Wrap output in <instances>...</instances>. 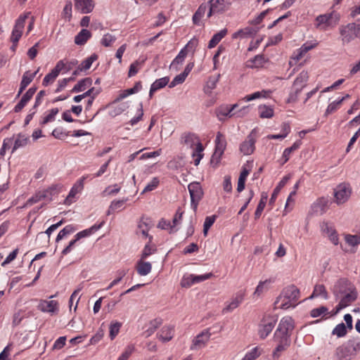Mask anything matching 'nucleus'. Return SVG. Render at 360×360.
Wrapping results in <instances>:
<instances>
[{"instance_id": "obj_1", "label": "nucleus", "mask_w": 360, "mask_h": 360, "mask_svg": "<svg viewBox=\"0 0 360 360\" xmlns=\"http://www.w3.org/2000/svg\"><path fill=\"white\" fill-rule=\"evenodd\" d=\"M293 329L294 321L291 317L285 316L281 319L274 334V341L277 343L272 354L274 359H278L281 353L290 347V336Z\"/></svg>"}, {"instance_id": "obj_2", "label": "nucleus", "mask_w": 360, "mask_h": 360, "mask_svg": "<svg viewBox=\"0 0 360 360\" xmlns=\"http://www.w3.org/2000/svg\"><path fill=\"white\" fill-rule=\"evenodd\" d=\"M300 297V290L294 285L285 288L274 302L276 307L287 309L295 307Z\"/></svg>"}, {"instance_id": "obj_3", "label": "nucleus", "mask_w": 360, "mask_h": 360, "mask_svg": "<svg viewBox=\"0 0 360 360\" xmlns=\"http://www.w3.org/2000/svg\"><path fill=\"white\" fill-rule=\"evenodd\" d=\"M360 352V337L352 338L338 347L335 356L338 360H352Z\"/></svg>"}, {"instance_id": "obj_4", "label": "nucleus", "mask_w": 360, "mask_h": 360, "mask_svg": "<svg viewBox=\"0 0 360 360\" xmlns=\"http://www.w3.org/2000/svg\"><path fill=\"white\" fill-rule=\"evenodd\" d=\"M184 144L193 149L191 156L193 158L194 165H198L204 156V147L200 139L194 134H188L184 136Z\"/></svg>"}, {"instance_id": "obj_5", "label": "nucleus", "mask_w": 360, "mask_h": 360, "mask_svg": "<svg viewBox=\"0 0 360 360\" xmlns=\"http://www.w3.org/2000/svg\"><path fill=\"white\" fill-rule=\"evenodd\" d=\"M340 33L343 44H348L356 37L360 39V24L348 23L340 27Z\"/></svg>"}, {"instance_id": "obj_6", "label": "nucleus", "mask_w": 360, "mask_h": 360, "mask_svg": "<svg viewBox=\"0 0 360 360\" xmlns=\"http://www.w3.org/2000/svg\"><path fill=\"white\" fill-rule=\"evenodd\" d=\"M277 322L274 316L265 314L258 326V335L262 340L265 339L272 331Z\"/></svg>"}, {"instance_id": "obj_7", "label": "nucleus", "mask_w": 360, "mask_h": 360, "mask_svg": "<svg viewBox=\"0 0 360 360\" xmlns=\"http://www.w3.org/2000/svg\"><path fill=\"white\" fill-rule=\"evenodd\" d=\"M30 14V12L25 13L23 15H20L16 20L11 37V42L18 43L22 34V30L25 27V20L29 17Z\"/></svg>"}, {"instance_id": "obj_8", "label": "nucleus", "mask_w": 360, "mask_h": 360, "mask_svg": "<svg viewBox=\"0 0 360 360\" xmlns=\"http://www.w3.org/2000/svg\"><path fill=\"white\" fill-rule=\"evenodd\" d=\"M188 191L191 195V206L194 210L197 209L198 202L201 200L203 192L198 182H192L188 186Z\"/></svg>"}, {"instance_id": "obj_9", "label": "nucleus", "mask_w": 360, "mask_h": 360, "mask_svg": "<svg viewBox=\"0 0 360 360\" xmlns=\"http://www.w3.org/2000/svg\"><path fill=\"white\" fill-rule=\"evenodd\" d=\"M350 195L351 188L345 184H341L334 189L335 201L338 205L345 203Z\"/></svg>"}, {"instance_id": "obj_10", "label": "nucleus", "mask_w": 360, "mask_h": 360, "mask_svg": "<svg viewBox=\"0 0 360 360\" xmlns=\"http://www.w3.org/2000/svg\"><path fill=\"white\" fill-rule=\"evenodd\" d=\"M256 142V131L255 129L248 134L246 139L240 144V150L243 155H248L252 154L255 148V144Z\"/></svg>"}, {"instance_id": "obj_11", "label": "nucleus", "mask_w": 360, "mask_h": 360, "mask_svg": "<svg viewBox=\"0 0 360 360\" xmlns=\"http://www.w3.org/2000/svg\"><path fill=\"white\" fill-rule=\"evenodd\" d=\"M180 219V207H179L176 211V213L172 219V222L170 221H166L164 219H162L158 225V227L164 229L168 230L170 233L176 232L178 229L176 228L178 221Z\"/></svg>"}, {"instance_id": "obj_12", "label": "nucleus", "mask_w": 360, "mask_h": 360, "mask_svg": "<svg viewBox=\"0 0 360 360\" xmlns=\"http://www.w3.org/2000/svg\"><path fill=\"white\" fill-rule=\"evenodd\" d=\"M357 297L358 293L355 288L347 292L344 294V296L341 298L339 304L336 306V312H338L340 310L349 306L357 299Z\"/></svg>"}, {"instance_id": "obj_13", "label": "nucleus", "mask_w": 360, "mask_h": 360, "mask_svg": "<svg viewBox=\"0 0 360 360\" xmlns=\"http://www.w3.org/2000/svg\"><path fill=\"white\" fill-rule=\"evenodd\" d=\"M65 67V63L63 62V60H59L56 63L54 68L51 71V72H49L44 77L42 81V85L44 86H47L50 83H53L60 74V71L63 70Z\"/></svg>"}, {"instance_id": "obj_14", "label": "nucleus", "mask_w": 360, "mask_h": 360, "mask_svg": "<svg viewBox=\"0 0 360 360\" xmlns=\"http://www.w3.org/2000/svg\"><path fill=\"white\" fill-rule=\"evenodd\" d=\"M354 288V287L351 285L347 279L340 278L334 285L333 293L336 297H338L340 295H344Z\"/></svg>"}, {"instance_id": "obj_15", "label": "nucleus", "mask_w": 360, "mask_h": 360, "mask_svg": "<svg viewBox=\"0 0 360 360\" xmlns=\"http://www.w3.org/2000/svg\"><path fill=\"white\" fill-rule=\"evenodd\" d=\"M211 333L210 329H205L198 334L193 341V344L191 347V349H198L202 347H205L206 343L210 340Z\"/></svg>"}, {"instance_id": "obj_16", "label": "nucleus", "mask_w": 360, "mask_h": 360, "mask_svg": "<svg viewBox=\"0 0 360 360\" xmlns=\"http://www.w3.org/2000/svg\"><path fill=\"white\" fill-rule=\"evenodd\" d=\"M340 20V15L337 13L332 12L330 13H326L324 15H319L316 17V21L317 22V26L325 24L330 26L334 22L336 24Z\"/></svg>"}, {"instance_id": "obj_17", "label": "nucleus", "mask_w": 360, "mask_h": 360, "mask_svg": "<svg viewBox=\"0 0 360 360\" xmlns=\"http://www.w3.org/2000/svg\"><path fill=\"white\" fill-rule=\"evenodd\" d=\"M37 88L36 86H32L22 96L20 101L18 103V104L14 107V112H20L24 107L27 105V103L31 100L33 97L34 94L36 93Z\"/></svg>"}, {"instance_id": "obj_18", "label": "nucleus", "mask_w": 360, "mask_h": 360, "mask_svg": "<svg viewBox=\"0 0 360 360\" xmlns=\"http://www.w3.org/2000/svg\"><path fill=\"white\" fill-rule=\"evenodd\" d=\"M329 200L327 198L321 197L316 200L312 205V210L316 214H324L329 207Z\"/></svg>"}, {"instance_id": "obj_19", "label": "nucleus", "mask_w": 360, "mask_h": 360, "mask_svg": "<svg viewBox=\"0 0 360 360\" xmlns=\"http://www.w3.org/2000/svg\"><path fill=\"white\" fill-rule=\"evenodd\" d=\"M93 0H75V9L80 11L82 13H89L94 8Z\"/></svg>"}, {"instance_id": "obj_20", "label": "nucleus", "mask_w": 360, "mask_h": 360, "mask_svg": "<svg viewBox=\"0 0 360 360\" xmlns=\"http://www.w3.org/2000/svg\"><path fill=\"white\" fill-rule=\"evenodd\" d=\"M87 178L86 176H82L79 179L77 182L72 187L71 190L69 192L68 195L65 198L64 203L66 205H70L72 201L71 198H74L75 195L80 192L84 188V181Z\"/></svg>"}, {"instance_id": "obj_21", "label": "nucleus", "mask_w": 360, "mask_h": 360, "mask_svg": "<svg viewBox=\"0 0 360 360\" xmlns=\"http://www.w3.org/2000/svg\"><path fill=\"white\" fill-rule=\"evenodd\" d=\"M37 308L43 312L54 313L58 310V302L55 300H41Z\"/></svg>"}, {"instance_id": "obj_22", "label": "nucleus", "mask_w": 360, "mask_h": 360, "mask_svg": "<svg viewBox=\"0 0 360 360\" xmlns=\"http://www.w3.org/2000/svg\"><path fill=\"white\" fill-rule=\"evenodd\" d=\"M34 78V74H31L30 71H26L22 77V80L20 82V88L18 92L16 97H19L24 90L27 88V86L32 82Z\"/></svg>"}, {"instance_id": "obj_23", "label": "nucleus", "mask_w": 360, "mask_h": 360, "mask_svg": "<svg viewBox=\"0 0 360 360\" xmlns=\"http://www.w3.org/2000/svg\"><path fill=\"white\" fill-rule=\"evenodd\" d=\"M92 79L91 77H85L80 79L72 89L71 93H77L84 91L86 88L92 85Z\"/></svg>"}, {"instance_id": "obj_24", "label": "nucleus", "mask_w": 360, "mask_h": 360, "mask_svg": "<svg viewBox=\"0 0 360 360\" xmlns=\"http://www.w3.org/2000/svg\"><path fill=\"white\" fill-rule=\"evenodd\" d=\"M136 269L140 276L148 275L152 269V265L148 262H144V259H140L136 264Z\"/></svg>"}, {"instance_id": "obj_25", "label": "nucleus", "mask_w": 360, "mask_h": 360, "mask_svg": "<svg viewBox=\"0 0 360 360\" xmlns=\"http://www.w3.org/2000/svg\"><path fill=\"white\" fill-rule=\"evenodd\" d=\"M169 82V78L168 77H164L160 79H156L150 86V89L149 91V96L151 98L153 95V93L163 87H165Z\"/></svg>"}, {"instance_id": "obj_26", "label": "nucleus", "mask_w": 360, "mask_h": 360, "mask_svg": "<svg viewBox=\"0 0 360 360\" xmlns=\"http://www.w3.org/2000/svg\"><path fill=\"white\" fill-rule=\"evenodd\" d=\"M198 44V40L196 38H193L186 44L184 49H181V61L188 54H193Z\"/></svg>"}, {"instance_id": "obj_27", "label": "nucleus", "mask_w": 360, "mask_h": 360, "mask_svg": "<svg viewBox=\"0 0 360 360\" xmlns=\"http://www.w3.org/2000/svg\"><path fill=\"white\" fill-rule=\"evenodd\" d=\"M224 2L225 0H210V11L207 16L210 17L212 13H219L224 10Z\"/></svg>"}, {"instance_id": "obj_28", "label": "nucleus", "mask_w": 360, "mask_h": 360, "mask_svg": "<svg viewBox=\"0 0 360 360\" xmlns=\"http://www.w3.org/2000/svg\"><path fill=\"white\" fill-rule=\"evenodd\" d=\"M226 148V140L223 134L218 131L215 139V148L214 150L224 154Z\"/></svg>"}, {"instance_id": "obj_29", "label": "nucleus", "mask_w": 360, "mask_h": 360, "mask_svg": "<svg viewBox=\"0 0 360 360\" xmlns=\"http://www.w3.org/2000/svg\"><path fill=\"white\" fill-rule=\"evenodd\" d=\"M91 37V33L86 29H82L75 37L77 45H84Z\"/></svg>"}, {"instance_id": "obj_30", "label": "nucleus", "mask_w": 360, "mask_h": 360, "mask_svg": "<svg viewBox=\"0 0 360 360\" xmlns=\"http://www.w3.org/2000/svg\"><path fill=\"white\" fill-rule=\"evenodd\" d=\"M301 145V142L300 141H295L292 146L287 148L284 150L282 159L281 160V164L283 165L285 162H287L290 158V154L297 150Z\"/></svg>"}, {"instance_id": "obj_31", "label": "nucleus", "mask_w": 360, "mask_h": 360, "mask_svg": "<svg viewBox=\"0 0 360 360\" xmlns=\"http://www.w3.org/2000/svg\"><path fill=\"white\" fill-rule=\"evenodd\" d=\"M103 224H104V222L103 221V222L100 223L99 224H94L89 229L83 230V231L77 233L75 236V237H76V240H79L82 238L90 236L91 234H92L93 233L97 231L99 229H101L102 227V226L103 225Z\"/></svg>"}, {"instance_id": "obj_32", "label": "nucleus", "mask_w": 360, "mask_h": 360, "mask_svg": "<svg viewBox=\"0 0 360 360\" xmlns=\"http://www.w3.org/2000/svg\"><path fill=\"white\" fill-rule=\"evenodd\" d=\"M174 336V328L173 327L170 326H164L160 333H159V338L163 342H168Z\"/></svg>"}, {"instance_id": "obj_33", "label": "nucleus", "mask_w": 360, "mask_h": 360, "mask_svg": "<svg viewBox=\"0 0 360 360\" xmlns=\"http://www.w3.org/2000/svg\"><path fill=\"white\" fill-rule=\"evenodd\" d=\"M266 62L264 55L259 54L248 60L247 66L250 68L262 67Z\"/></svg>"}, {"instance_id": "obj_34", "label": "nucleus", "mask_w": 360, "mask_h": 360, "mask_svg": "<svg viewBox=\"0 0 360 360\" xmlns=\"http://www.w3.org/2000/svg\"><path fill=\"white\" fill-rule=\"evenodd\" d=\"M289 179H290L289 176H285L281 180V181L278 183L277 186L274 188L273 193L271 194V198L269 200V205H272L274 203L281 189L287 184V182L288 181Z\"/></svg>"}, {"instance_id": "obj_35", "label": "nucleus", "mask_w": 360, "mask_h": 360, "mask_svg": "<svg viewBox=\"0 0 360 360\" xmlns=\"http://www.w3.org/2000/svg\"><path fill=\"white\" fill-rule=\"evenodd\" d=\"M243 293L237 294L236 296L232 300V301L223 309V312L231 311L234 309L237 308L239 306V304L243 302Z\"/></svg>"}, {"instance_id": "obj_36", "label": "nucleus", "mask_w": 360, "mask_h": 360, "mask_svg": "<svg viewBox=\"0 0 360 360\" xmlns=\"http://www.w3.org/2000/svg\"><path fill=\"white\" fill-rule=\"evenodd\" d=\"M319 296H321L325 300L328 299V292L326 289V287L323 284H316L314 286L313 293L310 296V298Z\"/></svg>"}, {"instance_id": "obj_37", "label": "nucleus", "mask_w": 360, "mask_h": 360, "mask_svg": "<svg viewBox=\"0 0 360 360\" xmlns=\"http://www.w3.org/2000/svg\"><path fill=\"white\" fill-rule=\"evenodd\" d=\"M227 34V30L224 29L214 34L208 44V48H214Z\"/></svg>"}, {"instance_id": "obj_38", "label": "nucleus", "mask_w": 360, "mask_h": 360, "mask_svg": "<svg viewBox=\"0 0 360 360\" xmlns=\"http://www.w3.org/2000/svg\"><path fill=\"white\" fill-rule=\"evenodd\" d=\"M98 59V55L93 53L91 56L86 58L82 62V63L77 67L80 71H86L89 70L92 63Z\"/></svg>"}, {"instance_id": "obj_39", "label": "nucleus", "mask_w": 360, "mask_h": 360, "mask_svg": "<svg viewBox=\"0 0 360 360\" xmlns=\"http://www.w3.org/2000/svg\"><path fill=\"white\" fill-rule=\"evenodd\" d=\"M309 79V75L307 71H302L295 79L293 84L297 86H302L304 88L307 85V82Z\"/></svg>"}, {"instance_id": "obj_40", "label": "nucleus", "mask_w": 360, "mask_h": 360, "mask_svg": "<svg viewBox=\"0 0 360 360\" xmlns=\"http://www.w3.org/2000/svg\"><path fill=\"white\" fill-rule=\"evenodd\" d=\"M62 186L60 184H54L49 187L47 189L43 191V194H45L46 199H48L49 200H52V196L58 194Z\"/></svg>"}, {"instance_id": "obj_41", "label": "nucleus", "mask_w": 360, "mask_h": 360, "mask_svg": "<svg viewBox=\"0 0 360 360\" xmlns=\"http://www.w3.org/2000/svg\"><path fill=\"white\" fill-rule=\"evenodd\" d=\"M302 86H297L292 84L291 91L290 92L289 96L288 98L287 102L288 103H295L297 101L298 96L302 92Z\"/></svg>"}, {"instance_id": "obj_42", "label": "nucleus", "mask_w": 360, "mask_h": 360, "mask_svg": "<svg viewBox=\"0 0 360 360\" xmlns=\"http://www.w3.org/2000/svg\"><path fill=\"white\" fill-rule=\"evenodd\" d=\"M29 138L25 136L24 134L20 133L18 134V138L15 141L14 146L12 149V153L17 150L20 147L25 146L27 144Z\"/></svg>"}, {"instance_id": "obj_43", "label": "nucleus", "mask_w": 360, "mask_h": 360, "mask_svg": "<svg viewBox=\"0 0 360 360\" xmlns=\"http://www.w3.org/2000/svg\"><path fill=\"white\" fill-rule=\"evenodd\" d=\"M238 104L236 103V104H233V105H231V107H229V106L221 107L219 110L218 116L222 115L224 117L229 116V117H231L234 115V114H233L234 110L236 109V108H238Z\"/></svg>"}, {"instance_id": "obj_44", "label": "nucleus", "mask_w": 360, "mask_h": 360, "mask_svg": "<svg viewBox=\"0 0 360 360\" xmlns=\"http://www.w3.org/2000/svg\"><path fill=\"white\" fill-rule=\"evenodd\" d=\"M273 281H274L271 279H266L264 281H260L254 292V295L257 297L260 296L264 291L268 290L269 288L267 284H270Z\"/></svg>"}, {"instance_id": "obj_45", "label": "nucleus", "mask_w": 360, "mask_h": 360, "mask_svg": "<svg viewBox=\"0 0 360 360\" xmlns=\"http://www.w3.org/2000/svg\"><path fill=\"white\" fill-rule=\"evenodd\" d=\"M220 75H218L216 77H210L206 85L205 86L204 91L206 94H210L212 90L216 87L217 83L219 81Z\"/></svg>"}, {"instance_id": "obj_46", "label": "nucleus", "mask_w": 360, "mask_h": 360, "mask_svg": "<svg viewBox=\"0 0 360 360\" xmlns=\"http://www.w3.org/2000/svg\"><path fill=\"white\" fill-rule=\"evenodd\" d=\"M76 229L71 224L65 226L58 234L56 242L58 243L66 236L75 232Z\"/></svg>"}, {"instance_id": "obj_47", "label": "nucleus", "mask_w": 360, "mask_h": 360, "mask_svg": "<svg viewBox=\"0 0 360 360\" xmlns=\"http://www.w3.org/2000/svg\"><path fill=\"white\" fill-rule=\"evenodd\" d=\"M122 327V323L118 321H112L110 323V338L114 340L120 332V328Z\"/></svg>"}, {"instance_id": "obj_48", "label": "nucleus", "mask_w": 360, "mask_h": 360, "mask_svg": "<svg viewBox=\"0 0 360 360\" xmlns=\"http://www.w3.org/2000/svg\"><path fill=\"white\" fill-rule=\"evenodd\" d=\"M347 328L346 327L345 323H340L334 328V329L332 331V334L336 335L338 338H342L347 335Z\"/></svg>"}, {"instance_id": "obj_49", "label": "nucleus", "mask_w": 360, "mask_h": 360, "mask_svg": "<svg viewBox=\"0 0 360 360\" xmlns=\"http://www.w3.org/2000/svg\"><path fill=\"white\" fill-rule=\"evenodd\" d=\"M259 117L262 118H271L274 116V110L266 105H259Z\"/></svg>"}, {"instance_id": "obj_50", "label": "nucleus", "mask_w": 360, "mask_h": 360, "mask_svg": "<svg viewBox=\"0 0 360 360\" xmlns=\"http://www.w3.org/2000/svg\"><path fill=\"white\" fill-rule=\"evenodd\" d=\"M207 10L206 6L200 5L193 16V23L198 25Z\"/></svg>"}, {"instance_id": "obj_51", "label": "nucleus", "mask_w": 360, "mask_h": 360, "mask_svg": "<svg viewBox=\"0 0 360 360\" xmlns=\"http://www.w3.org/2000/svg\"><path fill=\"white\" fill-rule=\"evenodd\" d=\"M58 112L59 109L58 108H52L49 111V113L40 122V124L45 125L48 122L53 121L55 120V116L58 113Z\"/></svg>"}, {"instance_id": "obj_52", "label": "nucleus", "mask_w": 360, "mask_h": 360, "mask_svg": "<svg viewBox=\"0 0 360 360\" xmlns=\"http://www.w3.org/2000/svg\"><path fill=\"white\" fill-rule=\"evenodd\" d=\"M157 251V248L155 245L151 246L149 242L145 245L142 253L141 255V259H146L148 257L155 253Z\"/></svg>"}, {"instance_id": "obj_53", "label": "nucleus", "mask_w": 360, "mask_h": 360, "mask_svg": "<svg viewBox=\"0 0 360 360\" xmlns=\"http://www.w3.org/2000/svg\"><path fill=\"white\" fill-rule=\"evenodd\" d=\"M239 32L240 33V38H246L255 35L258 32V29L246 27L244 29L239 30Z\"/></svg>"}, {"instance_id": "obj_54", "label": "nucleus", "mask_w": 360, "mask_h": 360, "mask_svg": "<svg viewBox=\"0 0 360 360\" xmlns=\"http://www.w3.org/2000/svg\"><path fill=\"white\" fill-rule=\"evenodd\" d=\"M216 219H217V215H214V214L212 215V216H208V217H207L205 218V221H204V224H203V233H204V235H207L209 229L213 225V224L214 223Z\"/></svg>"}, {"instance_id": "obj_55", "label": "nucleus", "mask_w": 360, "mask_h": 360, "mask_svg": "<svg viewBox=\"0 0 360 360\" xmlns=\"http://www.w3.org/2000/svg\"><path fill=\"white\" fill-rule=\"evenodd\" d=\"M46 196L45 194H43L42 191H39L27 200L26 205H32L41 200H44Z\"/></svg>"}, {"instance_id": "obj_56", "label": "nucleus", "mask_w": 360, "mask_h": 360, "mask_svg": "<svg viewBox=\"0 0 360 360\" xmlns=\"http://www.w3.org/2000/svg\"><path fill=\"white\" fill-rule=\"evenodd\" d=\"M116 40V37L109 33L104 34L101 39V44L105 47H109Z\"/></svg>"}, {"instance_id": "obj_57", "label": "nucleus", "mask_w": 360, "mask_h": 360, "mask_svg": "<svg viewBox=\"0 0 360 360\" xmlns=\"http://www.w3.org/2000/svg\"><path fill=\"white\" fill-rule=\"evenodd\" d=\"M213 274L212 273L205 274L204 275L195 276L192 274V277L191 278L190 283H196L202 282L205 280L210 278Z\"/></svg>"}, {"instance_id": "obj_58", "label": "nucleus", "mask_w": 360, "mask_h": 360, "mask_svg": "<svg viewBox=\"0 0 360 360\" xmlns=\"http://www.w3.org/2000/svg\"><path fill=\"white\" fill-rule=\"evenodd\" d=\"M162 323V320L160 318L155 319L152 321H150L149 323V327L147 330V331L151 334L154 333V331L160 327Z\"/></svg>"}, {"instance_id": "obj_59", "label": "nucleus", "mask_w": 360, "mask_h": 360, "mask_svg": "<svg viewBox=\"0 0 360 360\" xmlns=\"http://www.w3.org/2000/svg\"><path fill=\"white\" fill-rule=\"evenodd\" d=\"M75 81L74 77H70L68 78H64L58 82V86L55 90L56 93H58L61 91L68 84V82Z\"/></svg>"}, {"instance_id": "obj_60", "label": "nucleus", "mask_w": 360, "mask_h": 360, "mask_svg": "<svg viewBox=\"0 0 360 360\" xmlns=\"http://www.w3.org/2000/svg\"><path fill=\"white\" fill-rule=\"evenodd\" d=\"M346 242L352 246L360 244V236L358 235H347L345 236Z\"/></svg>"}, {"instance_id": "obj_61", "label": "nucleus", "mask_w": 360, "mask_h": 360, "mask_svg": "<svg viewBox=\"0 0 360 360\" xmlns=\"http://www.w3.org/2000/svg\"><path fill=\"white\" fill-rule=\"evenodd\" d=\"M328 309L326 307L321 306L320 307L313 309L310 312V315L311 316L316 318L323 314H326V313H328Z\"/></svg>"}, {"instance_id": "obj_62", "label": "nucleus", "mask_w": 360, "mask_h": 360, "mask_svg": "<svg viewBox=\"0 0 360 360\" xmlns=\"http://www.w3.org/2000/svg\"><path fill=\"white\" fill-rule=\"evenodd\" d=\"M160 181L158 177H154L150 183H148L144 188L142 193L149 192L153 191L159 185Z\"/></svg>"}, {"instance_id": "obj_63", "label": "nucleus", "mask_w": 360, "mask_h": 360, "mask_svg": "<svg viewBox=\"0 0 360 360\" xmlns=\"http://www.w3.org/2000/svg\"><path fill=\"white\" fill-rule=\"evenodd\" d=\"M101 91H102L101 87H98V88L91 87L86 91L83 93V94L85 98L86 97L92 98V96H94V98H96L98 94H101Z\"/></svg>"}, {"instance_id": "obj_64", "label": "nucleus", "mask_w": 360, "mask_h": 360, "mask_svg": "<svg viewBox=\"0 0 360 360\" xmlns=\"http://www.w3.org/2000/svg\"><path fill=\"white\" fill-rule=\"evenodd\" d=\"M316 44H308L307 43L304 44L300 49V53L296 57L297 60L300 59L304 54L307 53L309 51L314 48Z\"/></svg>"}]
</instances>
